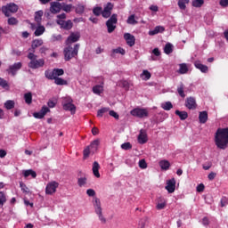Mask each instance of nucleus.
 Masks as SVG:
<instances>
[{
    "mask_svg": "<svg viewBox=\"0 0 228 228\" xmlns=\"http://www.w3.org/2000/svg\"><path fill=\"white\" fill-rule=\"evenodd\" d=\"M164 32H165V28L163 26H157L155 28H153V30H150L148 32V35L150 37H154L156 35L162 34Z\"/></svg>",
    "mask_w": 228,
    "mask_h": 228,
    "instance_id": "obj_21",
    "label": "nucleus"
},
{
    "mask_svg": "<svg viewBox=\"0 0 228 228\" xmlns=\"http://www.w3.org/2000/svg\"><path fill=\"white\" fill-rule=\"evenodd\" d=\"M99 169H100V165L97 161H94V165H93V173L94 175L96 178H100L101 177V174L99 173Z\"/></svg>",
    "mask_w": 228,
    "mask_h": 228,
    "instance_id": "obj_26",
    "label": "nucleus"
},
{
    "mask_svg": "<svg viewBox=\"0 0 228 228\" xmlns=\"http://www.w3.org/2000/svg\"><path fill=\"white\" fill-rule=\"evenodd\" d=\"M86 193H87V195H88L89 197H94L95 194H96V192H95V191H94V189H88V190L86 191Z\"/></svg>",
    "mask_w": 228,
    "mask_h": 228,
    "instance_id": "obj_61",
    "label": "nucleus"
},
{
    "mask_svg": "<svg viewBox=\"0 0 228 228\" xmlns=\"http://www.w3.org/2000/svg\"><path fill=\"white\" fill-rule=\"evenodd\" d=\"M139 168L141 169H146L147 168V163L144 159L139 160Z\"/></svg>",
    "mask_w": 228,
    "mask_h": 228,
    "instance_id": "obj_54",
    "label": "nucleus"
},
{
    "mask_svg": "<svg viewBox=\"0 0 228 228\" xmlns=\"http://www.w3.org/2000/svg\"><path fill=\"white\" fill-rule=\"evenodd\" d=\"M20 185L21 191H22L24 193H29V189L26 186L25 183H23L22 182H20Z\"/></svg>",
    "mask_w": 228,
    "mask_h": 228,
    "instance_id": "obj_57",
    "label": "nucleus"
},
{
    "mask_svg": "<svg viewBox=\"0 0 228 228\" xmlns=\"http://www.w3.org/2000/svg\"><path fill=\"white\" fill-rule=\"evenodd\" d=\"M159 166H160L162 170L167 171L170 167V162L168 160H160V162H159Z\"/></svg>",
    "mask_w": 228,
    "mask_h": 228,
    "instance_id": "obj_31",
    "label": "nucleus"
},
{
    "mask_svg": "<svg viewBox=\"0 0 228 228\" xmlns=\"http://www.w3.org/2000/svg\"><path fill=\"white\" fill-rule=\"evenodd\" d=\"M112 12H108V11H102V15L104 17V19H109V17H111Z\"/></svg>",
    "mask_w": 228,
    "mask_h": 228,
    "instance_id": "obj_58",
    "label": "nucleus"
},
{
    "mask_svg": "<svg viewBox=\"0 0 228 228\" xmlns=\"http://www.w3.org/2000/svg\"><path fill=\"white\" fill-rule=\"evenodd\" d=\"M110 110V108H102L101 110H98L97 117L98 118H102L105 113H108Z\"/></svg>",
    "mask_w": 228,
    "mask_h": 228,
    "instance_id": "obj_44",
    "label": "nucleus"
},
{
    "mask_svg": "<svg viewBox=\"0 0 228 228\" xmlns=\"http://www.w3.org/2000/svg\"><path fill=\"white\" fill-rule=\"evenodd\" d=\"M24 99H25V102L27 104H28V105L31 104L32 103V94L30 92L25 94Z\"/></svg>",
    "mask_w": 228,
    "mask_h": 228,
    "instance_id": "obj_45",
    "label": "nucleus"
},
{
    "mask_svg": "<svg viewBox=\"0 0 228 228\" xmlns=\"http://www.w3.org/2000/svg\"><path fill=\"white\" fill-rule=\"evenodd\" d=\"M55 84L57 86H67L68 85V81L61 78V77H55Z\"/></svg>",
    "mask_w": 228,
    "mask_h": 228,
    "instance_id": "obj_41",
    "label": "nucleus"
},
{
    "mask_svg": "<svg viewBox=\"0 0 228 228\" xmlns=\"http://www.w3.org/2000/svg\"><path fill=\"white\" fill-rule=\"evenodd\" d=\"M22 68L21 62H16L13 65H10L9 69H7V72L9 75H12V77H15L17 72Z\"/></svg>",
    "mask_w": 228,
    "mask_h": 228,
    "instance_id": "obj_10",
    "label": "nucleus"
},
{
    "mask_svg": "<svg viewBox=\"0 0 228 228\" xmlns=\"http://www.w3.org/2000/svg\"><path fill=\"white\" fill-rule=\"evenodd\" d=\"M137 141L139 142L140 144L147 143L148 137L145 130L141 129V131L139 132V137H137Z\"/></svg>",
    "mask_w": 228,
    "mask_h": 228,
    "instance_id": "obj_20",
    "label": "nucleus"
},
{
    "mask_svg": "<svg viewBox=\"0 0 228 228\" xmlns=\"http://www.w3.org/2000/svg\"><path fill=\"white\" fill-rule=\"evenodd\" d=\"M49 112H51L50 109L47 106H43L40 111L33 113V117L37 119H43Z\"/></svg>",
    "mask_w": 228,
    "mask_h": 228,
    "instance_id": "obj_11",
    "label": "nucleus"
},
{
    "mask_svg": "<svg viewBox=\"0 0 228 228\" xmlns=\"http://www.w3.org/2000/svg\"><path fill=\"white\" fill-rule=\"evenodd\" d=\"M15 107V102L12 101V100H8L5 102L4 103V108L7 110H13Z\"/></svg>",
    "mask_w": 228,
    "mask_h": 228,
    "instance_id": "obj_34",
    "label": "nucleus"
},
{
    "mask_svg": "<svg viewBox=\"0 0 228 228\" xmlns=\"http://www.w3.org/2000/svg\"><path fill=\"white\" fill-rule=\"evenodd\" d=\"M62 106L64 110L70 111L72 115H75L77 107L73 104V100L71 97L67 96L62 99Z\"/></svg>",
    "mask_w": 228,
    "mask_h": 228,
    "instance_id": "obj_4",
    "label": "nucleus"
},
{
    "mask_svg": "<svg viewBox=\"0 0 228 228\" xmlns=\"http://www.w3.org/2000/svg\"><path fill=\"white\" fill-rule=\"evenodd\" d=\"M204 190H205V185H204V183H200V184H198V186L196 187V191H198V192H203L204 191Z\"/></svg>",
    "mask_w": 228,
    "mask_h": 228,
    "instance_id": "obj_59",
    "label": "nucleus"
},
{
    "mask_svg": "<svg viewBox=\"0 0 228 228\" xmlns=\"http://www.w3.org/2000/svg\"><path fill=\"white\" fill-rule=\"evenodd\" d=\"M110 116L116 119L119 118V115L115 110H110Z\"/></svg>",
    "mask_w": 228,
    "mask_h": 228,
    "instance_id": "obj_62",
    "label": "nucleus"
},
{
    "mask_svg": "<svg viewBox=\"0 0 228 228\" xmlns=\"http://www.w3.org/2000/svg\"><path fill=\"white\" fill-rule=\"evenodd\" d=\"M77 184L80 188L85 187L87 184V175H84L77 179Z\"/></svg>",
    "mask_w": 228,
    "mask_h": 228,
    "instance_id": "obj_27",
    "label": "nucleus"
},
{
    "mask_svg": "<svg viewBox=\"0 0 228 228\" xmlns=\"http://www.w3.org/2000/svg\"><path fill=\"white\" fill-rule=\"evenodd\" d=\"M176 181L175 178H171L166 182V190L168 193H174L175 191Z\"/></svg>",
    "mask_w": 228,
    "mask_h": 228,
    "instance_id": "obj_13",
    "label": "nucleus"
},
{
    "mask_svg": "<svg viewBox=\"0 0 228 228\" xmlns=\"http://www.w3.org/2000/svg\"><path fill=\"white\" fill-rule=\"evenodd\" d=\"M85 12V6L83 4H77L76 8V12L78 13L79 15H82Z\"/></svg>",
    "mask_w": 228,
    "mask_h": 228,
    "instance_id": "obj_50",
    "label": "nucleus"
},
{
    "mask_svg": "<svg viewBox=\"0 0 228 228\" xmlns=\"http://www.w3.org/2000/svg\"><path fill=\"white\" fill-rule=\"evenodd\" d=\"M215 145L219 150H226L228 148V127L217 128L214 137Z\"/></svg>",
    "mask_w": 228,
    "mask_h": 228,
    "instance_id": "obj_1",
    "label": "nucleus"
},
{
    "mask_svg": "<svg viewBox=\"0 0 228 228\" xmlns=\"http://www.w3.org/2000/svg\"><path fill=\"white\" fill-rule=\"evenodd\" d=\"M91 152H92V151H91L90 147L87 146V147L84 150V159H86L87 158H89Z\"/></svg>",
    "mask_w": 228,
    "mask_h": 228,
    "instance_id": "obj_55",
    "label": "nucleus"
},
{
    "mask_svg": "<svg viewBox=\"0 0 228 228\" xmlns=\"http://www.w3.org/2000/svg\"><path fill=\"white\" fill-rule=\"evenodd\" d=\"M130 115L137 118H144L149 117V112L147 109L135 108L130 111Z\"/></svg>",
    "mask_w": 228,
    "mask_h": 228,
    "instance_id": "obj_7",
    "label": "nucleus"
},
{
    "mask_svg": "<svg viewBox=\"0 0 228 228\" xmlns=\"http://www.w3.org/2000/svg\"><path fill=\"white\" fill-rule=\"evenodd\" d=\"M123 38H125V41H126V45L130 47H134L135 45V37L130 33H125L123 36Z\"/></svg>",
    "mask_w": 228,
    "mask_h": 228,
    "instance_id": "obj_17",
    "label": "nucleus"
},
{
    "mask_svg": "<svg viewBox=\"0 0 228 228\" xmlns=\"http://www.w3.org/2000/svg\"><path fill=\"white\" fill-rule=\"evenodd\" d=\"M37 55L34 54L33 53H28V59L31 61L28 63V68L31 69H38L45 66V60L39 59L37 60Z\"/></svg>",
    "mask_w": 228,
    "mask_h": 228,
    "instance_id": "obj_3",
    "label": "nucleus"
},
{
    "mask_svg": "<svg viewBox=\"0 0 228 228\" xmlns=\"http://www.w3.org/2000/svg\"><path fill=\"white\" fill-rule=\"evenodd\" d=\"M190 0H178V8L180 10H186V5L189 4Z\"/></svg>",
    "mask_w": 228,
    "mask_h": 228,
    "instance_id": "obj_36",
    "label": "nucleus"
},
{
    "mask_svg": "<svg viewBox=\"0 0 228 228\" xmlns=\"http://www.w3.org/2000/svg\"><path fill=\"white\" fill-rule=\"evenodd\" d=\"M43 15H44L43 11H37V12H36V14H35V21H36L38 25L41 24Z\"/></svg>",
    "mask_w": 228,
    "mask_h": 228,
    "instance_id": "obj_35",
    "label": "nucleus"
},
{
    "mask_svg": "<svg viewBox=\"0 0 228 228\" xmlns=\"http://www.w3.org/2000/svg\"><path fill=\"white\" fill-rule=\"evenodd\" d=\"M61 10H62V4L59 2H52L50 12L53 14L60 13Z\"/></svg>",
    "mask_w": 228,
    "mask_h": 228,
    "instance_id": "obj_18",
    "label": "nucleus"
},
{
    "mask_svg": "<svg viewBox=\"0 0 228 228\" xmlns=\"http://www.w3.org/2000/svg\"><path fill=\"white\" fill-rule=\"evenodd\" d=\"M117 23H118V14L114 13L111 15L110 20L106 22L109 34H112L115 31V29L117 28V26H116Z\"/></svg>",
    "mask_w": 228,
    "mask_h": 228,
    "instance_id": "obj_6",
    "label": "nucleus"
},
{
    "mask_svg": "<svg viewBox=\"0 0 228 228\" xmlns=\"http://www.w3.org/2000/svg\"><path fill=\"white\" fill-rule=\"evenodd\" d=\"M18 23H19V20L14 17H11L8 19L9 26H16V25H18Z\"/></svg>",
    "mask_w": 228,
    "mask_h": 228,
    "instance_id": "obj_49",
    "label": "nucleus"
},
{
    "mask_svg": "<svg viewBox=\"0 0 228 228\" xmlns=\"http://www.w3.org/2000/svg\"><path fill=\"white\" fill-rule=\"evenodd\" d=\"M80 49V45L77 44L74 48L71 45H69L64 48L63 54L65 61H70L72 59H75L78 55V51Z\"/></svg>",
    "mask_w": 228,
    "mask_h": 228,
    "instance_id": "obj_2",
    "label": "nucleus"
},
{
    "mask_svg": "<svg viewBox=\"0 0 228 228\" xmlns=\"http://www.w3.org/2000/svg\"><path fill=\"white\" fill-rule=\"evenodd\" d=\"M115 54L125 55L126 54V51L122 47H118L117 49H113L112 50L111 57H114Z\"/></svg>",
    "mask_w": 228,
    "mask_h": 228,
    "instance_id": "obj_37",
    "label": "nucleus"
},
{
    "mask_svg": "<svg viewBox=\"0 0 228 228\" xmlns=\"http://www.w3.org/2000/svg\"><path fill=\"white\" fill-rule=\"evenodd\" d=\"M18 10L19 6L14 3H9L2 7V12L5 17H11L12 13H17Z\"/></svg>",
    "mask_w": 228,
    "mask_h": 228,
    "instance_id": "obj_5",
    "label": "nucleus"
},
{
    "mask_svg": "<svg viewBox=\"0 0 228 228\" xmlns=\"http://www.w3.org/2000/svg\"><path fill=\"white\" fill-rule=\"evenodd\" d=\"M57 24L59 26H61V28L67 30V31L71 30L73 28V22L70 20H58Z\"/></svg>",
    "mask_w": 228,
    "mask_h": 228,
    "instance_id": "obj_9",
    "label": "nucleus"
},
{
    "mask_svg": "<svg viewBox=\"0 0 228 228\" xmlns=\"http://www.w3.org/2000/svg\"><path fill=\"white\" fill-rule=\"evenodd\" d=\"M199 119H200V124H206L208 120V113L206 110L203 111H200V116H199Z\"/></svg>",
    "mask_w": 228,
    "mask_h": 228,
    "instance_id": "obj_22",
    "label": "nucleus"
},
{
    "mask_svg": "<svg viewBox=\"0 0 228 228\" xmlns=\"http://www.w3.org/2000/svg\"><path fill=\"white\" fill-rule=\"evenodd\" d=\"M80 33L79 32H72L70 33V36H69L68 39H67V45H71V44H74V43H77L80 40Z\"/></svg>",
    "mask_w": 228,
    "mask_h": 228,
    "instance_id": "obj_15",
    "label": "nucleus"
},
{
    "mask_svg": "<svg viewBox=\"0 0 228 228\" xmlns=\"http://www.w3.org/2000/svg\"><path fill=\"white\" fill-rule=\"evenodd\" d=\"M54 77H59L64 75V70L62 69H54Z\"/></svg>",
    "mask_w": 228,
    "mask_h": 228,
    "instance_id": "obj_48",
    "label": "nucleus"
},
{
    "mask_svg": "<svg viewBox=\"0 0 228 228\" xmlns=\"http://www.w3.org/2000/svg\"><path fill=\"white\" fill-rule=\"evenodd\" d=\"M132 148H133V145L129 142H124L121 145V150H123V151H130V150H132Z\"/></svg>",
    "mask_w": 228,
    "mask_h": 228,
    "instance_id": "obj_47",
    "label": "nucleus"
},
{
    "mask_svg": "<svg viewBox=\"0 0 228 228\" xmlns=\"http://www.w3.org/2000/svg\"><path fill=\"white\" fill-rule=\"evenodd\" d=\"M176 91H178V95H180V97L183 99L185 98L186 94H184V86L183 84L178 86Z\"/></svg>",
    "mask_w": 228,
    "mask_h": 228,
    "instance_id": "obj_42",
    "label": "nucleus"
},
{
    "mask_svg": "<svg viewBox=\"0 0 228 228\" xmlns=\"http://www.w3.org/2000/svg\"><path fill=\"white\" fill-rule=\"evenodd\" d=\"M142 76H144L146 80H149L151 77V73L148 70H142Z\"/></svg>",
    "mask_w": 228,
    "mask_h": 228,
    "instance_id": "obj_63",
    "label": "nucleus"
},
{
    "mask_svg": "<svg viewBox=\"0 0 228 228\" xmlns=\"http://www.w3.org/2000/svg\"><path fill=\"white\" fill-rule=\"evenodd\" d=\"M94 211L96 213V215L99 216H103V212H102V203L99 198H95L94 201Z\"/></svg>",
    "mask_w": 228,
    "mask_h": 228,
    "instance_id": "obj_12",
    "label": "nucleus"
},
{
    "mask_svg": "<svg viewBox=\"0 0 228 228\" xmlns=\"http://www.w3.org/2000/svg\"><path fill=\"white\" fill-rule=\"evenodd\" d=\"M175 115L178 116V118H180V120L184 121L188 118V113L186 111H181L179 110H176V111H175Z\"/></svg>",
    "mask_w": 228,
    "mask_h": 228,
    "instance_id": "obj_25",
    "label": "nucleus"
},
{
    "mask_svg": "<svg viewBox=\"0 0 228 228\" xmlns=\"http://www.w3.org/2000/svg\"><path fill=\"white\" fill-rule=\"evenodd\" d=\"M173 45L171 43L166 44V46H164V53H166V55H170L171 53H173Z\"/></svg>",
    "mask_w": 228,
    "mask_h": 228,
    "instance_id": "obj_29",
    "label": "nucleus"
},
{
    "mask_svg": "<svg viewBox=\"0 0 228 228\" xmlns=\"http://www.w3.org/2000/svg\"><path fill=\"white\" fill-rule=\"evenodd\" d=\"M113 8H114L113 4L108 3V4H107V6L104 7V11H105V12H106V11H108V12H112Z\"/></svg>",
    "mask_w": 228,
    "mask_h": 228,
    "instance_id": "obj_60",
    "label": "nucleus"
},
{
    "mask_svg": "<svg viewBox=\"0 0 228 228\" xmlns=\"http://www.w3.org/2000/svg\"><path fill=\"white\" fill-rule=\"evenodd\" d=\"M126 24L131 26H135L138 24V21L135 20V14L128 16V19H126Z\"/></svg>",
    "mask_w": 228,
    "mask_h": 228,
    "instance_id": "obj_30",
    "label": "nucleus"
},
{
    "mask_svg": "<svg viewBox=\"0 0 228 228\" xmlns=\"http://www.w3.org/2000/svg\"><path fill=\"white\" fill-rule=\"evenodd\" d=\"M59 188V183L56 181H52L48 183L45 188V193L46 195H53L56 191L57 189Z\"/></svg>",
    "mask_w": 228,
    "mask_h": 228,
    "instance_id": "obj_8",
    "label": "nucleus"
},
{
    "mask_svg": "<svg viewBox=\"0 0 228 228\" xmlns=\"http://www.w3.org/2000/svg\"><path fill=\"white\" fill-rule=\"evenodd\" d=\"M93 12L96 15V17H99V15L102 14V8L95 7Z\"/></svg>",
    "mask_w": 228,
    "mask_h": 228,
    "instance_id": "obj_56",
    "label": "nucleus"
},
{
    "mask_svg": "<svg viewBox=\"0 0 228 228\" xmlns=\"http://www.w3.org/2000/svg\"><path fill=\"white\" fill-rule=\"evenodd\" d=\"M23 175L25 178H28L30 175L33 179L37 178V173L32 169L23 170Z\"/></svg>",
    "mask_w": 228,
    "mask_h": 228,
    "instance_id": "obj_28",
    "label": "nucleus"
},
{
    "mask_svg": "<svg viewBox=\"0 0 228 228\" xmlns=\"http://www.w3.org/2000/svg\"><path fill=\"white\" fill-rule=\"evenodd\" d=\"M45 31V28L44 26H38L35 31L36 37H41Z\"/></svg>",
    "mask_w": 228,
    "mask_h": 228,
    "instance_id": "obj_38",
    "label": "nucleus"
},
{
    "mask_svg": "<svg viewBox=\"0 0 228 228\" xmlns=\"http://www.w3.org/2000/svg\"><path fill=\"white\" fill-rule=\"evenodd\" d=\"M167 207V200L160 197L159 198V203H157V210H163Z\"/></svg>",
    "mask_w": 228,
    "mask_h": 228,
    "instance_id": "obj_24",
    "label": "nucleus"
},
{
    "mask_svg": "<svg viewBox=\"0 0 228 228\" xmlns=\"http://www.w3.org/2000/svg\"><path fill=\"white\" fill-rule=\"evenodd\" d=\"M220 205H221V208H224L228 205V199L227 197H222L221 200H220Z\"/></svg>",
    "mask_w": 228,
    "mask_h": 228,
    "instance_id": "obj_53",
    "label": "nucleus"
},
{
    "mask_svg": "<svg viewBox=\"0 0 228 228\" xmlns=\"http://www.w3.org/2000/svg\"><path fill=\"white\" fill-rule=\"evenodd\" d=\"M173 104L171 102H166L162 104H160V108L166 111H170L173 109Z\"/></svg>",
    "mask_w": 228,
    "mask_h": 228,
    "instance_id": "obj_33",
    "label": "nucleus"
},
{
    "mask_svg": "<svg viewBox=\"0 0 228 228\" xmlns=\"http://www.w3.org/2000/svg\"><path fill=\"white\" fill-rule=\"evenodd\" d=\"M188 70L189 69L185 63L180 64V70H179L180 74L185 75L187 74Z\"/></svg>",
    "mask_w": 228,
    "mask_h": 228,
    "instance_id": "obj_43",
    "label": "nucleus"
},
{
    "mask_svg": "<svg viewBox=\"0 0 228 228\" xmlns=\"http://www.w3.org/2000/svg\"><path fill=\"white\" fill-rule=\"evenodd\" d=\"M219 4L223 8H226V6H228V0H220L219 1Z\"/></svg>",
    "mask_w": 228,
    "mask_h": 228,
    "instance_id": "obj_64",
    "label": "nucleus"
},
{
    "mask_svg": "<svg viewBox=\"0 0 228 228\" xmlns=\"http://www.w3.org/2000/svg\"><path fill=\"white\" fill-rule=\"evenodd\" d=\"M45 77L49 80H54L56 77H55V75H54V70L51 71V70H46L45 73Z\"/></svg>",
    "mask_w": 228,
    "mask_h": 228,
    "instance_id": "obj_40",
    "label": "nucleus"
},
{
    "mask_svg": "<svg viewBox=\"0 0 228 228\" xmlns=\"http://www.w3.org/2000/svg\"><path fill=\"white\" fill-rule=\"evenodd\" d=\"M194 67L201 71V73L207 74L208 72V67L200 62V61H194Z\"/></svg>",
    "mask_w": 228,
    "mask_h": 228,
    "instance_id": "obj_19",
    "label": "nucleus"
},
{
    "mask_svg": "<svg viewBox=\"0 0 228 228\" xmlns=\"http://www.w3.org/2000/svg\"><path fill=\"white\" fill-rule=\"evenodd\" d=\"M99 145H100V140L96 139L91 142V144L88 146V148H90L92 153L94 154L97 151Z\"/></svg>",
    "mask_w": 228,
    "mask_h": 228,
    "instance_id": "obj_23",
    "label": "nucleus"
},
{
    "mask_svg": "<svg viewBox=\"0 0 228 228\" xmlns=\"http://www.w3.org/2000/svg\"><path fill=\"white\" fill-rule=\"evenodd\" d=\"M0 86L4 89H6V88H9V84L5 79L0 77Z\"/></svg>",
    "mask_w": 228,
    "mask_h": 228,
    "instance_id": "obj_51",
    "label": "nucleus"
},
{
    "mask_svg": "<svg viewBox=\"0 0 228 228\" xmlns=\"http://www.w3.org/2000/svg\"><path fill=\"white\" fill-rule=\"evenodd\" d=\"M72 4H63L61 10L63 12H67V13H69L71 12Z\"/></svg>",
    "mask_w": 228,
    "mask_h": 228,
    "instance_id": "obj_52",
    "label": "nucleus"
},
{
    "mask_svg": "<svg viewBox=\"0 0 228 228\" xmlns=\"http://www.w3.org/2000/svg\"><path fill=\"white\" fill-rule=\"evenodd\" d=\"M185 107L190 110H194L197 109V103L194 97H187L185 100Z\"/></svg>",
    "mask_w": 228,
    "mask_h": 228,
    "instance_id": "obj_14",
    "label": "nucleus"
},
{
    "mask_svg": "<svg viewBox=\"0 0 228 228\" xmlns=\"http://www.w3.org/2000/svg\"><path fill=\"white\" fill-rule=\"evenodd\" d=\"M103 91H104L103 86L97 85L93 87L94 94L97 95H101V94H102Z\"/></svg>",
    "mask_w": 228,
    "mask_h": 228,
    "instance_id": "obj_32",
    "label": "nucleus"
},
{
    "mask_svg": "<svg viewBox=\"0 0 228 228\" xmlns=\"http://www.w3.org/2000/svg\"><path fill=\"white\" fill-rule=\"evenodd\" d=\"M44 44V41L42 39H35L32 42L31 48L28 49L29 53H35L36 49L41 47Z\"/></svg>",
    "mask_w": 228,
    "mask_h": 228,
    "instance_id": "obj_16",
    "label": "nucleus"
},
{
    "mask_svg": "<svg viewBox=\"0 0 228 228\" xmlns=\"http://www.w3.org/2000/svg\"><path fill=\"white\" fill-rule=\"evenodd\" d=\"M6 201L7 199L5 193L4 191H0V208H3Z\"/></svg>",
    "mask_w": 228,
    "mask_h": 228,
    "instance_id": "obj_39",
    "label": "nucleus"
},
{
    "mask_svg": "<svg viewBox=\"0 0 228 228\" xmlns=\"http://www.w3.org/2000/svg\"><path fill=\"white\" fill-rule=\"evenodd\" d=\"M203 4H204V0L192 1V6H194V8H201V6H203Z\"/></svg>",
    "mask_w": 228,
    "mask_h": 228,
    "instance_id": "obj_46",
    "label": "nucleus"
}]
</instances>
